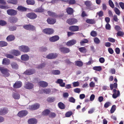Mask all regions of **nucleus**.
Segmentation results:
<instances>
[{"mask_svg": "<svg viewBox=\"0 0 124 124\" xmlns=\"http://www.w3.org/2000/svg\"><path fill=\"white\" fill-rule=\"evenodd\" d=\"M33 87V85L32 83H28L25 84V87L26 89H32Z\"/></svg>", "mask_w": 124, "mask_h": 124, "instance_id": "obj_30", "label": "nucleus"}, {"mask_svg": "<svg viewBox=\"0 0 124 124\" xmlns=\"http://www.w3.org/2000/svg\"><path fill=\"white\" fill-rule=\"evenodd\" d=\"M111 105V103L110 102H107L104 104V107L106 108H107L110 106Z\"/></svg>", "mask_w": 124, "mask_h": 124, "instance_id": "obj_62", "label": "nucleus"}, {"mask_svg": "<svg viewBox=\"0 0 124 124\" xmlns=\"http://www.w3.org/2000/svg\"><path fill=\"white\" fill-rule=\"evenodd\" d=\"M15 39V37L14 35L11 34L7 37L6 39L8 42H11L14 40Z\"/></svg>", "mask_w": 124, "mask_h": 124, "instance_id": "obj_20", "label": "nucleus"}, {"mask_svg": "<svg viewBox=\"0 0 124 124\" xmlns=\"http://www.w3.org/2000/svg\"><path fill=\"white\" fill-rule=\"evenodd\" d=\"M28 123L29 124H36L37 121L36 119L32 118L28 120Z\"/></svg>", "mask_w": 124, "mask_h": 124, "instance_id": "obj_28", "label": "nucleus"}, {"mask_svg": "<svg viewBox=\"0 0 124 124\" xmlns=\"http://www.w3.org/2000/svg\"><path fill=\"white\" fill-rule=\"evenodd\" d=\"M9 28L10 31H13L16 30V26H12L9 27Z\"/></svg>", "mask_w": 124, "mask_h": 124, "instance_id": "obj_54", "label": "nucleus"}, {"mask_svg": "<svg viewBox=\"0 0 124 124\" xmlns=\"http://www.w3.org/2000/svg\"><path fill=\"white\" fill-rule=\"evenodd\" d=\"M68 100L69 102L72 103H74L75 102V99L73 97L69 98Z\"/></svg>", "mask_w": 124, "mask_h": 124, "instance_id": "obj_63", "label": "nucleus"}, {"mask_svg": "<svg viewBox=\"0 0 124 124\" xmlns=\"http://www.w3.org/2000/svg\"><path fill=\"white\" fill-rule=\"evenodd\" d=\"M58 107L59 108L61 109H65V106L63 103L62 102H60L58 103Z\"/></svg>", "mask_w": 124, "mask_h": 124, "instance_id": "obj_33", "label": "nucleus"}, {"mask_svg": "<svg viewBox=\"0 0 124 124\" xmlns=\"http://www.w3.org/2000/svg\"><path fill=\"white\" fill-rule=\"evenodd\" d=\"M50 110L47 109H46L42 112V115L44 116H47L50 113Z\"/></svg>", "mask_w": 124, "mask_h": 124, "instance_id": "obj_35", "label": "nucleus"}, {"mask_svg": "<svg viewBox=\"0 0 124 124\" xmlns=\"http://www.w3.org/2000/svg\"><path fill=\"white\" fill-rule=\"evenodd\" d=\"M124 34L123 32L120 31H118L117 33V35L118 36H124Z\"/></svg>", "mask_w": 124, "mask_h": 124, "instance_id": "obj_59", "label": "nucleus"}, {"mask_svg": "<svg viewBox=\"0 0 124 124\" xmlns=\"http://www.w3.org/2000/svg\"><path fill=\"white\" fill-rule=\"evenodd\" d=\"M23 28L27 30L34 31L35 30V27L30 24L24 25L23 26Z\"/></svg>", "mask_w": 124, "mask_h": 124, "instance_id": "obj_5", "label": "nucleus"}, {"mask_svg": "<svg viewBox=\"0 0 124 124\" xmlns=\"http://www.w3.org/2000/svg\"><path fill=\"white\" fill-rule=\"evenodd\" d=\"M12 96L13 98L15 99L18 100L20 98V95L19 94L16 93H14Z\"/></svg>", "mask_w": 124, "mask_h": 124, "instance_id": "obj_43", "label": "nucleus"}, {"mask_svg": "<svg viewBox=\"0 0 124 124\" xmlns=\"http://www.w3.org/2000/svg\"><path fill=\"white\" fill-rule=\"evenodd\" d=\"M52 74L54 75H58L60 73V71L58 70H53L51 71Z\"/></svg>", "mask_w": 124, "mask_h": 124, "instance_id": "obj_45", "label": "nucleus"}, {"mask_svg": "<svg viewBox=\"0 0 124 124\" xmlns=\"http://www.w3.org/2000/svg\"><path fill=\"white\" fill-rule=\"evenodd\" d=\"M90 34L91 36L95 37L97 35V34L96 31H91V32Z\"/></svg>", "mask_w": 124, "mask_h": 124, "instance_id": "obj_56", "label": "nucleus"}, {"mask_svg": "<svg viewBox=\"0 0 124 124\" xmlns=\"http://www.w3.org/2000/svg\"><path fill=\"white\" fill-rule=\"evenodd\" d=\"M26 2L28 5H33L35 3L34 0H27Z\"/></svg>", "mask_w": 124, "mask_h": 124, "instance_id": "obj_47", "label": "nucleus"}, {"mask_svg": "<svg viewBox=\"0 0 124 124\" xmlns=\"http://www.w3.org/2000/svg\"><path fill=\"white\" fill-rule=\"evenodd\" d=\"M26 16L31 19L33 20L36 18L37 15L34 12H30L27 14Z\"/></svg>", "mask_w": 124, "mask_h": 124, "instance_id": "obj_10", "label": "nucleus"}, {"mask_svg": "<svg viewBox=\"0 0 124 124\" xmlns=\"http://www.w3.org/2000/svg\"><path fill=\"white\" fill-rule=\"evenodd\" d=\"M21 59L22 61H26L28 60L29 59V57L26 54L22 55L21 57Z\"/></svg>", "mask_w": 124, "mask_h": 124, "instance_id": "obj_25", "label": "nucleus"}, {"mask_svg": "<svg viewBox=\"0 0 124 124\" xmlns=\"http://www.w3.org/2000/svg\"><path fill=\"white\" fill-rule=\"evenodd\" d=\"M28 114V111L25 110H22L18 112L17 116L20 118H22L26 116Z\"/></svg>", "mask_w": 124, "mask_h": 124, "instance_id": "obj_9", "label": "nucleus"}, {"mask_svg": "<svg viewBox=\"0 0 124 124\" xmlns=\"http://www.w3.org/2000/svg\"><path fill=\"white\" fill-rule=\"evenodd\" d=\"M114 11L115 12L116 14L119 16L120 15V12L119 10L116 8H114Z\"/></svg>", "mask_w": 124, "mask_h": 124, "instance_id": "obj_57", "label": "nucleus"}, {"mask_svg": "<svg viewBox=\"0 0 124 124\" xmlns=\"http://www.w3.org/2000/svg\"><path fill=\"white\" fill-rule=\"evenodd\" d=\"M40 86L43 88H45L48 86V83L44 81H40L38 82Z\"/></svg>", "mask_w": 124, "mask_h": 124, "instance_id": "obj_22", "label": "nucleus"}, {"mask_svg": "<svg viewBox=\"0 0 124 124\" xmlns=\"http://www.w3.org/2000/svg\"><path fill=\"white\" fill-rule=\"evenodd\" d=\"M0 8L6 9H9V7H8L7 6H5L0 5Z\"/></svg>", "mask_w": 124, "mask_h": 124, "instance_id": "obj_55", "label": "nucleus"}, {"mask_svg": "<svg viewBox=\"0 0 124 124\" xmlns=\"http://www.w3.org/2000/svg\"><path fill=\"white\" fill-rule=\"evenodd\" d=\"M8 15L10 16H15L17 14V11L14 9H8L6 11Z\"/></svg>", "mask_w": 124, "mask_h": 124, "instance_id": "obj_8", "label": "nucleus"}, {"mask_svg": "<svg viewBox=\"0 0 124 124\" xmlns=\"http://www.w3.org/2000/svg\"><path fill=\"white\" fill-rule=\"evenodd\" d=\"M76 65L78 67H81L83 65V63L81 61H75Z\"/></svg>", "mask_w": 124, "mask_h": 124, "instance_id": "obj_41", "label": "nucleus"}, {"mask_svg": "<svg viewBox=\"0 0 124 124\" xmlns=\"http://www.w3.org/2000/svg\"><path fill=\"white\" fill-rule=\"evenodd\" d=\"M34 11L35 12H42L44 11V9L40 7L35 9Z\"/></svg>", "mask_w": 124, "mask_h": 124, "instance_id": "obj_39", "label": "nucleus"}, {"mask_svg": "<svg viewBox=\"0 0 124 124\" xmlns=\"http://www.w3.org/2000/svg\"><path fill=\"white\" fill-rule=\"evenodd\" d=\"M10 63V61L9 59L7 58H5L3 59L2 64L5 65H9Z\"/></svg>", "mask_w": 124, "mask_h": 124, "instance_id": "obj_27", "label": "nucleus"}, {"mask_svg": "<svg viewBox=\"0 0 124 124\" xmlns=\"http://www.w3.org/2000/svg\"><path fill=\"white\" fill-rule=\"evenodd\" d=\"M76 40L75 39H72L68 41L66 43V46H71L76 43Z\"/></svg>", "mask_w": 124, "mask_h": 124, "instance_id": "obj_14", "label": "nucleus"}, {"mask_svg": "<svg viewBox=\"0 0 124 124\" xmlns=\"http://www.w3.org/2000/svg\"><path fill=\"white\" fill-rule=\"evenodd\" d=\"M39 50L41 52H45L47 50V48L46 47H42L39 48Z\"/></svg>", "mask_w": 124, "mask_h": 124, "instance_id": "obj_58", "label": "nucleus"}, {"mask_svg": "<svg viewBox=\"0 0 124 124\" xmlns=\"http://www.w3.org/2000/svg\"><path fill=\"white\" fill-rule=\"evenodd\" d=\"M116 106L115 105H113L111 107V108L110 110V113L111 114L113 113H114L116 110Z\"/></svg>", "mask_w": 124, "mask_h": 124, "instance_id": "obj_49", "label": "nucleus"}, {"mask_svg": "<svg viewBox=\"0 0 124 124\" xmlns=\"http://www.w3.org/2000/svg\"><path fill=\"white\" fill-rule=\"evenodd\" d=\"M89 41L88 39H84L80 41V44L81 46H82L84 44H85L87 43Z\"/></svg>", "mask_w": 124, "mask_h": 124, "instance_id": "obj_44", "label": "nucleus"}, {"mask_svg": "<svg viewBox=\"0 0 124 124\" xmlns=\"http://www.w3.org/2000/svg\"><path fill=\"white\" fill-rule=\"evenodd\" d=\"M84 4L86 6L87 9H89L90 10H93V8L91 7L92 5V3L89 0H86L84 2Z\"/></svg>", "mask_w": 124, "mask_h": 124, "instance_id": "obj_16", "label": "nucleus"}, {"mask_svg": "<svg viewBox=\"0 0 124 124\" xmlns=\"http://www.w3.org/2000/svg\"><path fill=\"white\" fill-rule=\"evenodd\" d=\"M18 49L21 52L26 53L29 52L30 49L27 46L22 45L19 46Z\"/></svg>", "mask_w": 124, "mask_h": 124, "instance_id": "obj_3", "label": "nucleus"}, {"mask_svg": "<svg viewBox=\"0 0 124 124\" xmlns=\"http://www.w3.org/2000/svg\"><path fill=\"white\" fill-rule=\"evenodd\" d=\"M72 112L70 111H68L66 113L65 116L66 117H69L72 115Z\"/></svg>", "mask_w": 124, "mask_h": 124, "instance_id": "obj_52", "label": "nucleus"}, {"mask_svg": "<svg viewBox=\"0 0 124 124\" xmlns=\"http://www.w3.org/2000/svg\"><path fill=\"white\" fill-rule=\"evenodd\" d=\"M79 28L78 26L76 25H72L69 27V29L72 32H75L78 31Z\"/></svg>", "mask_w": 124, "mask_h": 124, "instance_id": "obj_17", "label": "nucleus"}, {"mask_svg": "<svg viewBox=\"0 0 124 124\" xmlns=\"http://www.w3.org/2000/svg\"><path fill=\"white\" fill-rule=\"evenodd\" d=\"M48 115L49 117L50 118H54L56 116V114L54 112H51Z\"/></svg>", "mask_w": 124, "mask_h": 124, "instance_id": "obj_53", "label": "nucleus"}, {"mask_svg": "<svg viewBox=\"0 0 124 124\" xmlns=\"http://www.w3.org/2000/svg\"><path fill=\"white\" fill-rule=\"evenodd\" d=\"M8 110L7 108H3L0 109V115L3 116L4 115L8 112Z\"/></svg>", "mask_w": 124, "mask_h": 124, "instance_id": "obj_15", "label": "nucleus"}, {"mask_svg": "<svg viewBox=\"0 0 124 124\" xmlns=\"http://www.w3.org/2000/svg\"><path fill=\"white\" fill-rule=\"evenodd\" d=\"M59 50L61 52L64 54H67L70 51L69 48L67 47H62L59 48Z\"/></svg>", "mask_w": 124, "mask_h": 124, "instance_id": "obj_12", "label": "nucleus"}, {"mask_svg": "<svg viewBox=\"0 0 124 124\" xmlns=\"http://www.w3.org/2000/svg\"><path fill=\"white\" fill-rule=\"evenodd\" d=\"M77 22L78 21L76 19L73 18H71L67 19L66 22L69 25H72L75 24L77 23Z\"/></svg>", "mask_w": 124, "mask_h": 124, "instance_id": "obj_4", "label": "nucleus"}, {"mask_svg": "<svg viewBox=\"0 0 124 124\" xmlns=\"http://www.w3.org/2000/svg\"><path fill=\"white\" fill-rule=\"evenodd\" d=\"M86 22L90 24H93L95 23V21L93 19H88L86 20Z\"/></svg>", "mask_w": 124, "mask_h": 124, "instance_id": "obj_42", "label": "nucleus"}, {"mask_svg": "<svg viewBox=\"0 0 124 124\" xmlns=\"http://www.w3.org/2000/svg\"><path fill=\"white\" fill-rule=\"evenodd\" d=\"M47 22L49 24H53L56 22V20L51 18H48L47 20Z\"/></svg>", "mask_w": 124, "mask_h": 124, "instance_id": "obj_21", "label": "nucleus"}, {"mask_svg": "<svg viewBox=\"0 0 124 124\" xmlns=\"http://www.w3.org/2000/svg\"><path fill=\"white\" fill-rule=\"evenodd\" d=\"M17 9L21 12H25L27 10V8L21 6H18Z\"/></svg>", "mask_w": 124, "mask_h": 124, "instance_id": "obj_24", "label": "nucleus"}, {"mask_svg": "<svg viewBox=\"0 0 124 124\" xmlns=\"http://www.w3.org/2000/svg\"><path fill=\"white\" fill-rule=\"evenodd\" d=\"M22 84L20 81H17L13 85V87L15 88H19L22 86Z\"/></svg>", "mask_w": 124, "mask_h": 124, "instance_id": "obj_19", "label": "nucleus"}, {"mask_svg": "<svg viewBox=\"0 0 124 124\" xmlns=\"http://www.w3.org/2000/svg\"><path fill=\"white\" fill-rule=\"evenodd\" d=\"M42 91L45 94H49L51 93V91L50 89H44L42 90Z\"/></svg>", "mask_w": 124, "mask_h": 124, "instance_id": "obj_40", "label": "nucleus"}, {"mask_svg": "<svg viewBox=\"0 0 124 124\" xmlns=\"http://www.w3.org/2000/svg\"><path fill=\"white\" fill-rule=\"evenodd\" d=\"M43 33L46 35H51L54 32V31L51 28H46L43 30Z\"/></svg>", "mask_w": 124, "mask_h": 124, "instance_id": "obj_6", "label": "nucleus"}, {"mask_svg": "<svg viewBox=\"0 0 124 124\" xmlns=\"http://www.w3.org/2000/svg\"><path fill=\"white\" fill-rule=\"evenodd\" d=\"M12 54L15 56H18L21 54V52L18 50L14 49L12 50Z\"/></svg>", "mask_w": 124, "mask_h": 124, "instance_id": "obj_26", "label": "nucleus"}, {"mask_svg": "<svg viewBox=\"0 0 124 124\" xmlns=\"http://www.w3.org/2000/svg\"><path fill=\"white\" fill-rule=\"evenodd\" d=\"M57 56L58 54L57 53H51L46 56V58L49 59H52L55 58L57 57Z\"/></svg>", "mask_w": 124, "mask_h": 124, "instance_id": "obj_11", "label": "nucleus"}, {"mask_svg": "<svg viewBox=\"0 0 124 124\" xmlns=\"http://www.w3.org/2000/svg\"><path fill=\"white\" fill-rule=\"evenodd\" d=\"M94 42L96 44H98L100 42V40L98 38L96 37L94 38Z\"/></svg>", "mask_w": 124, "mask_h": 124, "instance_id": "obj_61", "label": "nucleus"}, {"mask_svg": "<svg viewBox=\"0 0 124 124\" xmlns=\"http://www.w3.org/2000/svg\"><path fill=\"white\" fill-rule=\"evenodd\" d=\"M47 13L48 15L52 17L58 18V17H60V16L56 15L55 13L53 12L50 11H48L47 12Z\"/></svg>", "mask_w": 124, "mask_h": 124, "instance_id": "obj_23", "label": "nucleus"}, {"mask_svg": "<svg viewBox=\"0 0 124 124\" xmlns=\"http://www.w3.org/2000/svg\"><path fill=\"white\" fill-rule=\"evenodd\" d=\"M66 12L68 14L70 15H72L73 13V10L71 8L69 7L66 9Z\"/></svg>", "mask_w": 124, "mask_h": 124, "instance_id": "obj_31", "label": "nucleus"}, {"mask_svg": "<svg viewBox=\"0 0 124 124\" xmlns=\"http://www.w3.org/2000/svg\"><path fill=\"white\" fill-rule=\"evenodd\" d=\"M108 4H109V6L110 7H111L112 8H114V4L113 3V2L111 0H108Z\"/></svg>", "mask_w": 124, "mask_h": 124, "instance_id": "obj_51", "label": "nucleus"}, {"mask_svg": "<svg viewBox=\"0 0 124 124\" xmlns=\"http://www.w3.org/2000/svg\"><path fill=\"white\" fill-rule=\"evenodd\" d=\"M7 2L8 3L13 4L16 5L18 3V0H8Z\"/></svg>", "mask_w": 124, "mask_h": 124, "instance_id": "obj_38", "label": "nucleus"}, {"mask_svg": "<svg viewBox=\"0 0 124 124\" xmlns=\"http://www.w3.org/2000/svg\"><path fill=\"white\" fill-rule=\"evenodd\" d=\"M7 24L6 22L4 20H0V25L2 26H5Z\"/></svg>", "mask_w": 124, "mask_h": 124, "instance_id": "obj_50", "label": "nucleus"}, {"mask_svg": "<svg viewBox=\"0 0 124 124\" xmlns=\"http://www.w3.org/2000/svg\"><path fill=\"white\" fill-rule=\"evenodd\" d=\"M10 22L12 23H15L18 21V19L17 18L15 17H11L9 19Z\"/></svg>", "mask_w": 124, "mask_h": 124, "instance_id": "obj_32", "label": "nucleus"}, {"mask_svg": "<svg viewBox=\"0 0 124 124\" xmlns=\"http://www.w3.org/2000/svg\"><path fill=\"white\" fill-rule=\"evenodd\" d=\"M59 39V37L58 35H55L50 37L49 40L50 42H55L58 40Z\"/></svg>", "mask_w": 124, "mask_h": 124, "instance_id": "obj_18", "label": "nucleus"}, {"mask_svg": "<svg viewBox=\"0 0 124 124\" xmlns=\"http://www.w3.org/2000/svg\"><path fill=\"white\" fill-rule=\"evenodd\" d=\"M35 73V70L34 69H27L25 71L24 73L25 75H31Z\"/></svg>", "mask_w": 124, "mask_h": 124, "instance_id": "obj_13", "label": "nucleus"}, {"mask_svg": "<svg viewBox=\"0 0 124 124\" xmlns=\"http://www.w3.org/2000/svg\"><path fill=\"white\" fill-rule=\"evenodd\" d=\"M110 88L111 90H112L113 88H115L113 90V93L112 97L114 99H116L120 95V92L118 90L117 91L116 89L117 88V84L116 83H115L113 84H110Z\"/></svg>", "mask_w": 124, "mask_h": 124, "instance_id": "obj_1", "label": "nucleus"}, {"mask_svg": "<svg viewBox=\"0 0 124 124\" xmlns=\"http://www.w3.org/2000/svg\"><path fill=\"white\" fill-rule=\"evenodd\" d=\"M61 1L63 2H65L69 4V5H73L75 4L76 2L75 0H61Z\"/></svg>", "mask_w": 124, "mask_h": 124, "instance_id": "obj_29", "label": "nucleus"}, {"mask_svg": "<svg viewBox=\"0 0 124 124\" xmlns=\"http://www.w3.org/2000/svg\"><path fill=\"white\" fill-rule=\"evenodd\" d=\"M93 69L98 71H100L101 70L102 68L101 66H95L93 67Z\"/></svg>", "mask_w": 124, "mask_h": 124, "instance_id": "obj_46", "label": "nucleus"}, {"mask_svg": "<svg viewBox=\"0 0 124 124\" xmlns=\"http://www.w3.org/2000/svg\"><path fill=\"white\" fill-rule=\"evenodd\" d=\"M0 71L1 73L4 75L5 77L9 76V74L8 73L9 71L6 68L3 67H0Z\"/></svg>", "mask_w": 124, "mask_h": 124, "instance_id": "obj_2", "label": "nucleus"}, {"mask_svg": "<svg viewBox=\"0 0 124 124\" xmlns=\"http://www.w3.org/2000/svg\"><path fill=\"white\" fill-rule=\"evenodd\" d=\"M8 43L7 42L4 41H0V47H4L7 46Z\"/></svg>", "mask_w": 124, "mask_h": 124, "instance_id": "obj_37", "label": "nucleus"}, {"mask_svg": "<svg viewBox=\"0 0 124 124\" xmlns=\"http://www.w3.org/2000/svg\"><path fill=\"white\" fill-rule=\"evenodd\" d=\"M54 97H49L47 99V101L49 103H51L54 102Z\"/></svg>", "mask_w": 124, "mask_h": 124, "instance_id": "obj_48", "label": "nucleus"}, {"mask_svg": "<svg viewBox=\"0 0 124 124\" xmlns=\"http://www.w3.org/2000/svg\"><path fill=\"white\" fill-rule=\"evenodd\" d=\"M5 56L8 58L12 59L14 58V56L12 55L9 54H6Z\"/></svg>", "mask_w": 124, "mask_h": 124, "instance_id": "obj_60", "label": "nucleus"}, {"mask_svg": "<svg viewBox=\"0 0 124 124\" xmlns=\"http://www.w3.org/2000/svg\"><path fill=\"white\" fill-rule=\"evenodd\" d=\"M78 49L81 53L85 54L86 53V49L85 47L79 48Z\"/></svg>", "mask_w": 124, "mask_h": 124, "instance_id": "obj_34", "label": "nucleus"}, {"mask_svg": "<svg viewBox=\"0 0 124 124\" xmlns=\"http://www.w3.org/2000/svg\"><path fill=\"white\" fill-rule=\"evenodd\" d=\"M11 65L13 69H17L18 68V65L16 62H13L11 63Z\"/></svg>", "mask_w": 124, "mask_h": 124, "instance_id": "obj_36", "label": "nucleus"}, {"mask_svg": "<svg viewBox=\"0 0 124 124\" xmlns=\"http://www.w3.org/2000/svg\"><path fill=\"white\" fill-rule=\"evenodd\" d=\"M73 85L74 87H78L79 85V83L78 81L75 82L73 83Z\"/></svg>", "mask_w": 124, "mask_h": 124, "instance_id": "obj_64", "label": "nucleus"}, {"mask_svg": "<svg viewBox=\"0 0 124 124\" xmlns=\"http://www.w3.org/2000/svg\"><path fill=\"white\" fill-rule=\"evenodd\" d=\"M39 106H40V105L39 104L35 103L33 105L29 106L28 108L29 109L31 110H35L39 108Z\"/></svg>", "mask_w": 124, "mask_h": 124, "instance_id": "obj_7", "label": "nucleus"}]
</instances>
